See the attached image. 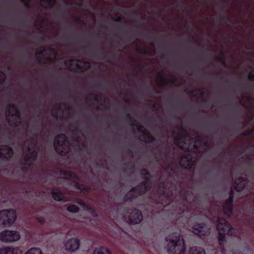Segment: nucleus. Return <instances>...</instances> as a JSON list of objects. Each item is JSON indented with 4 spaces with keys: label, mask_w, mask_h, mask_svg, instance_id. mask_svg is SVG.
I'll use <instances>...</instances> for the list:
<instances>
[{
    "label": "nucleus",
    "mask_w": 254,
    "mask_h": 254,
    "mask_svg": "<svg viewBox=\"0 0 254 254\" xmlns=\"http://www.w3.org/2000/svg\"><path fill=\"white\" fill-rule=\"evenodd\" d=\"M31 0H23V1L25 2L26 5H28L30 2Z\"/></svg>",
    "instance_id": "nucleus-28"
},
{
    "label": "nucleus",
    "mask_w": 254,
    "mask_h": 254,
    "mask_svg": "<svg viewBox=\"0 0 254 254\" xmlns=\"http://www.w3.org/2000/svg\"><path fill=\"white\" fill-rule=\"evenodd\" d=\"M54 145L57 153L65 155L69 150V143L64 134H60L56 137Z\"/></svg>",
    "instance_id": "nucleus-3"
},
{
    "label": "nucleus",
    "mask_w": 254,
    "mask_h": 254,
    "mask_svg": "<svg viewBox=\"0 0 254 254\" xmlns=\"http://www.w3.org/2000/svg\"><path fill=\"white\" fill-rule=\"evenodd\" d=\"M248 78L250 79H252L254 78V71H253L249 73Z\"/></svg>",
    "instance_id": "nucleus-26"
},
{
    "label": "nucleus",
    "mask_w": 254,
    "mask_h": 254,
    "mask_svg": "<svg viewBox=\"0 0 254 254\" xmlns=\"http://www.w3.org/2000/svg\"><path fill=\"white\" fill-rule=\"evenodd\" d=\"M137 129L140 131H142V132H144V134H147V135H148V134L146 132V130H144L143 129H142L140 128V126H139L138 127H137Z\"/></svg>",
    "instance_id": "nucleus-27"
},
{
    "label": "nucleus",
    "mask_w": 254,
    "mask_h": 254,
    "mask_svg": "<svg viewBox=\"0 0 254 254\" xmlns=\"http://www.w3.org/2000/svg\"><path fill=\"white\" fill-rule=\"evenodd\" d=\"M233 193V191L231 190L229 198L223 206L224 213L228 216H230L232 211Z\"/></svg>",
    "instance_id": "nucleus-12"
},
{
    "label": "nucleus",
    "mask_w": 254,
    "mask_h": 254,
    "mask_svg": "<svg viewBox=\"0 0 254 254\" xmlns=\"http://www.w3.org/2000/svg\"><path fill=\"white\" fill-rule=\"evenodd\" d=\"M79 247V240L76 238H71L67 240L64 243L65 251L69 252H74L77 251Z\"/></svg>",
    "instance_id": "nucleus-9"
},
{
    "label": "nucleus",
    "mask_w": 254,
    "mask_h": 254,
    "mask_svg": "<svg viewBox=\"0 0 254 254\" xmlns=\"http://www.w3.org/2000/svg\"><path fill=\"white\" fill-rule=\"evenodd\" d=\"M53 198L57 201L64 200L63 199V194L58 190H53L52 191Z\"/></svg>",
    "instance_id": "nucleus-18"
},
{
    "label": "nucleus",
    "mask_w": 254,
    "mask_h": 254,
    "mask_svg": "<svg viewBox=\"0 0 254 254\" xmlns=\"http://www.w3.org/2000/svg\"><path fill=\"white\" fill-rule=\"evenodd\" d=\"M20 238V233L15 230H6L0 233V240L5 243H13Z\"/></svg>",
    "instance_id": "nucleus-6"
},
{
    "label": "nucleus",
    "mask_w": 254,
    "mask_h": 254,
    "mask_svg": "<svg viewBox=\"0 0 254 254\" xmlns=\"http://www.w3.org/2000/svg\"><path fill=\"white\" fill-rule=\"evenodd\" d=\"M121 17L120 16H118L116 19V21L118 22H120V21H121Z\"/></svg>",
    "instance_id": "nucleus-29"
},
{
    "label": "nucleus",
    "mask_w": 254,
    "mask_h": 254,
    "mask_svg": "<svg viewBox=\"0 0 254 254\" xmlns=\"http://www.w3.org/2000/svg\"><path fill=\"white\" fill-rule=\"evenodd\" d=\"M12 149L9 147L7 146H1L0 147V158H10L12 156Z\"/></svg>",
    "instance_id": "nucleus-14"
},
{
    "label": "nucleus",
    "mask_w": 254,
    "mask_h": 254,
    "mask_svg": "<svg viewBox=\"0 0 254 254\" xmlns=\"http://www.w3.org/2000/svg\"><path fill=\"white\" fill-rule=\"evenodd\" d=\"M42 1H44V0H41Z\"/></svg>",
    "instance_id": "nucleus-30"
},
{
    "label": "nucleus",
    "mask_w": 254,
    "mask_h": 254,
    "mask_svg": "<svg viewBox=\"0 0 254 254\" xmlns=\"http://www.w3.org/2000/svg\"><path fill=\"white\" fill-rule=\"evenodd\" d=\"M189 254H205L204 250L201 248L193 247L190 248Z\"/></svg>",
    "instance_id": "nucleus-19"
},
{
    "label": "nucleus",
    "mask_w": 254,
    "mask_h": 254,
    "mask_svg": "<svg viewBox=\"0 0 254 254\" xmlns=\"http://www.w3.org/2000/svg\"><path fill=\"white\" fill-rule=\"evenodd\" d=\"M93 254H110V252L107 248L101 247L95 249Z\"/></svg>",
    "instance_id": "nucleus-21"
},
{
    "label": "nucleus",
    "mask_w": 254,
    "mask_h": 254,
    "mask_svg": "<svg viewBox=\"0 0 254 254\" xmlns=\"http://www.w3.org/2000/svg\"><path fill=\"white\" fill-rule=\"evenodd\" d=\"M244 185L245 183L244 182V180L241 179H240L235 183L234 188L237 191H239L243 189V188L244 187Z\"/></svg>",
    "instance_id": "nucleus-20"
},
{
    "label": "nucleus",
    "mask_w": 254,
    "mask_h": 254,
    "mask_svg": "<svg viewBox=\"0 0 254 254\" xmlns=\"http://www.w3.org/2000/svg\"><path fill=\"white\" fill-rule=\"evenodd\" d=\"M48 53H50V54H52V57H45V59L48 62H52V61H54L55 59L56 58V54L55 50L53 49H50L48 51ZM45 58V57H44Z\"/></svg>",
    "instance_id": "nucleus-22"
},
{
    "label": "nucleus",
    "mask_w": 254,
    "mask_h": 254,
    "mask_svg": "<svg viewBox=\"0 0 254 254\" xmlns=\"http://www.w3.org/2000/svg\"><path fill=\"white\" fill-rule=\"evenodd\" d=\"M130 213V212H129ZM142 220V215L141 212L136 209L131 210L129 217V222L132 224H138Z\"/></svg>",
    "instance_id": "nucleus-10"
},
{
    "label": "nucleus",
    "mask_w": 254,
    "mask_h": 254,
    "mask_svg": "<svg viewBox=\"0 0 254 254\" xmlns=\"http://www.w3.org/2000/svg\"><path fill=\"white\" fill-rule=\"evenodd\" d=\"M6 115L9 124L11 126H19L21 122L17 107L14 105H10L6 109Z\"/></svg>",
    "instance_id": "nucleus-4"
},
{
    "label": "nucleus",
    "mask_w": 254,
    "mask_h": 254,
    "mask_svg": "<svg viewBox=\"0 0 254 254\" xmlns=\"http://www.w3.org/2000/svg\"><path fill=\"white\" fill-rule=\"evenodd\" d=\"M83 208L86 210L87 215L92 217H95L97 215L95 212L92 210L88 205H86L83 201L80 200L78 202Z\"/></svg>",
    "instance_id": "nucleus-17"
},
{
    "label": "nucleus",
    "mask_w": 254,
    "mask_h": 254,
    "mask_svg": "<svg viewBox=\"0 0 254 254\" xmlns=\"http://www.w3.org/2000/svg\"><path fill=\"white\" fill-rule=\"evenodd\" d=\"M42 251L39 248H34L29 250L25 254H42Z\"/></svg>",
    "instance_id": "nucleus-23"
},
{
    "label": "nucleus",
    "mask_w": 254,
    "mask_h": 254,
    "mask_svg": "<svg viewBox=\"0 0 254 254\" xmlns=\"http://www.w3.org/2000/svg\"><path fill=\"white\" fill-rule=\"evenodd\" d=\"M217 228L218 231V240L221 244L227 236L231 235L234 230L231 226L224 219H218Z\"/></svg>",
    "instance_id": "nucleus-2"
},
{
    "label": "nucleus",
    "mask_w": 254,
    "mask_h": 254,
    "mask_svg": "<svg viewBox=\"0 0 254 254\" xmlns=\"http://www.w3.org/2000/svg\"><path fill=\"white\" fill-rule=\"evenodd\" d=\"M165 249L169 254H184L186 248L180 234L174 233L166 239Z\"/></svg>",
    "instance_id": "nucleus-1"
},
{
    "label": "nucleus",
    "mask_w": 254,
    "mask_h": 254,
    "mask_svg": "<svg viewBox=\"0 0 254 254\" xmlns=\"http://www.w3.org/2000/svg\"><path fill=\"white\" fill-rule=\"evenodd\" d=\"M5 78V75L3 72L0 71V84L4 80Z\"/></svg>",
    "instance_id": "nucleus-25"
},
{
    "label": "nucleus",
    "mask_w": 254,
    "mask_h": 254,
    "mask_svg": "<svg viewBox=\"0 0 254 254\" xmlns=\"http://www.w3.org/2000/svg\"><path fill=\"white\" fill-rule=\"evenodd\" d=\"M65 65L67 69L70 70H86L90 66L88 62L77 60H69L65 62Z\"/></svg>",
    "instance_id": "nucleus-7"
},
{
    "label": "nucleus",
    "mask_w": 254,
    "mask_h": 254,
    "mask_svg": "<svg viewBox=\"0 0 254 254\" xmlns=\"http://www.w3.org/2000/svg\"><path fill=\"white\" fill-rule=\"evenodd\" d=\"M0 254H21V252L17 248L5 246L0 248Z\"/></svg>",
    "instance_id": "nucleus-13"
},
{
    "label": "nucleus",
    "mask_w": 254,
    "mask_h": 254,
    "mask_svg": "<svg viewBox=\"0 0 254 254\" xmlns=\"http://www.w3.org/2000/svg\"><path fill=\"white\" fill-rule=\"evenodd\" d=\"M29 150L30 148H29ZM37 157V152L35 149L31 151L29 150V152L27 153L25 156V161L27 164H30L33 161L36 159Z\"/></svg>",
    "instance_id": "nucleus-16"
},
{
    "label": "nucleus",
    "mask_w": 254,
    "mask_h": 254,
    "mask_svg": "<svg viewBox=\"0 0 254 254\" xmlns=\"http://www.w3.org/2000/svg\"><path fill=\"white\" fill-rule=\"evenodd\" d=\"M205 229V226L204 224H196L193 227L192 232L195 234L201 237L206 234L207 232Z\"/></svg>",
    "instance_id": "nucleus-15"
},
{
    "label": "nucleus",
    "mask_w": 254,
    "mask_h": 254,
    "mask_svg": "<svg viewBox=\"0 0 254 254\" xmlns=\"http://www.w3.org/2000/svg\"><path fill=\"white\" fill-rule=\"evenodd\" d=\"M16 217L15 212L12 209L0 211V225L5 226H10Z\"/></svg>",
    "instance_id": "nucleus-5"
},
{
    "label": "nucleus",
    "mask_w": 254,
    "mask_h": 254,
    "mask_svg": "<svg viewBox=\"0 0 254 254\" xmlns=\"http://www.w3.org/2000/svg\"><path fill=\"white\" fill-rule=\"evenodd\" d=\"M67 209L68 211L73 213H75L78 211V208L75 205L69 206Z\"/></svg>",
    "instance_id": "nucleus-24"
},
{
    "label": "nucleus",
    "mask_w": 254,
    "mask_h": 254,
    "mask_svg": "<svg viewBox=\"0 0 254 254\" xmlns=\"http://www.w3.org/2000/svg\"><path fill=\"white\" fill-rule=\"evenodd\" d=\"M194 161L193 157L190 154H186L182 156L180 159V165L185 168H190Z\"/></svg>",
    "instance_id": "nucleus-11"
},
{
    "label": "nucleus",
    "mask_w": 254,
    "mask_h": 254,
    "mask_svg": "<svg viewBox=\"0 0 254 254\" xmlns=\"http://www.w3.org/2000/svg\"><path fill=\"white\" fill-rule=\"evenodd\" d=\"M175 142L177 144L178 147L184 151H194L198 150L197 146V142L196 141L191 142L189 143L188 141H186L183 137H177L175 139Z\"/></svg>",
    "instance_id": "nucleus-8"
}]
</instances>
